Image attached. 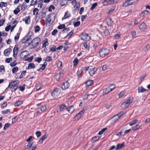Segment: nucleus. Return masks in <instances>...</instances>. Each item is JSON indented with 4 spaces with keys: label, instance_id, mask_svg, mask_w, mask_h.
Instances as JSON below:
<instances>
[{
    "label": "nucleus",
    "instance_id": "nucleus-1",
    "mask_svg": "<svg viewBox=\"0 0 150 150\" xmlns=\"http://www.w3.org/2000/svg\"><path fill=\"white\" fill-rule=\"evenodd\" d=\"M40 41L41 40L40 38L39 37L35 38L31 41L30 43H28V44L27 45L28 46L29 45H30L32 46L31 48H35L38 45Z\"/></svg>",
    "mask_w": 150,
    "mask_h": 150
},
{
    "label": "nucleus",
    "instance_id": "nucleus-2",
    "mask_svg": "<svg viewBox=\"0 0 150 150\" xmlns=\"http://www.w3.org/2000/svg\"><path fill=\"white\" fill-rule=\"evenodd\" d=\"M133 101L132 98H129L128 99L125 101L121 105V107L123 109H126L127 108Z\"/></svg>",
    "mask_w": 150,
    "mask_h": 150
},
{
    "label": "nucleus",
    "instance_id": "nucleus-3",
    "mask_svg": "<svg viewBox=\"0 0 150 150\" xmlns=\"http://www.w3.org/2000/svg\"><path fill=\"white\" fill-rule=\"evenodd\" d=\"M33 142H30L25 147V149L29 150H35L37 148V146L36 144H33Z\"/></svg>",
    "mask_w": 150,
    "mask_h": 150
},
{
    "label": "nucleus",
    "instance_id": "nucleus-4",
    "mask_svg": "<svg viewBox=\"0 0 150 150\" xmlns=\"http://www.w3.org/2000/svg\"><path fill=\"white\" fill-rule=\"evenodd\" d=\"M88 109V107L86 106L81 111L78 113L75 117V119L76 120H78L84 112L87 110Z\"/></svg>",
    "mask_w": 150,
    "mask_h": 150
},
{
    "label": "nucleus",
    "instance_id": "nucleus-5",
    "mask_svg": "<svg viewBox=\"0 0 150 150\" xmlns=\"http://www.w3.org/2000/svg\"><path fill=\"white\" fill-rule=\"evenodd\" d=\"M109 52V50L107 49H103L100 52L99 54L100 57H104Z\"/></svg>",
    "mask_w": 150,
    "mask_h": 150
},
{
    "label": "nucleus",
    "instance_id": "nucleus-6",
    "mask_svg": "<svg viewBox=\"0 0 150 150\" xmlns=\"http://www.w3.org/2000/svg\"><path fill=\"white\" fill-rule=\"evenodd\" d=\"M124 114L125 113L123 112H120L113 117L111 119V120L114 122H115L122 115Z\"/></svg>",
    "mask_w": 150,
    "mask_h": 150
},
{
    "label": "nucleus",
    "instance_id": "nucleus-7",
    "mask_svg": "<svg viewBox=\"0 0 150 150\" xmlns=\"http://www.w3.org/2000/svg\"><path fill=\"white\" fill-rule=\"evenodd\" d=\"M81 38L83 40L88 41L90 40L91 38L87 34L83 33L82 34Z\"/></svg>",
    "mask_w": 150,
    "mask_h": 150
},
{
    "label": "nucleus",
    "instance_id": "nucleus-8",
    "mask_svg": "<svg viewBox=\"0 0 150 150\" xmlns=\"http://www.w3.org/2000/svg\"><path fill=\"white\" fill-rule=\"evenodd\" d=\"M60 93V89L55 88L52 93V95L54 98H56L59 96Z\"/></svg>",
    "mask_w": 150,
    "mask_h": 150
},
{
    "label": "nucleus",
    "instance_id": "nucleus-9",
    "mask_svg": "<svg viewBox=\"0 0 150 150\" xmlns=\"http://www.w3.org/2000/svg\"><path fill=\"white\" fill-rule=\"evenodd\" d=\"M29 54V52L27 50H25L21 52L19 56L21 59H23L26 57Z\"/></svg>",
    "mask_w": 150,
    "mask_h": 150
},
{
    "label": "nucleus",
    "instance_id": "nucleus-10",
    "mask_svg": "<svg viewBox=\"0 0 150 150\" xmlns=\"http://www.w3.org/2000/svg\"><path fill=\"white\" fill-rule=\"evenodd\" d=\"M54 17V16H53V15H49L46 20L47 22L49 23L50 24H52L53 21V18Z\"/></svg>",
    "mask_w": 150,
    "mask_h": 150
},
{
    "label": "nucleus",
    "instance_id": "nucleus-11",
    "mask_svg": "<svg viewBox=\"0 0 150 150\" xmlns=\"http://www.w3.org/2000/svg\"><path fill=\"white\" fill-rule=\"evenodd\" d=\"M97 70V68L96 67H94L90 69L89 73L91 76H93L96 72Z\"/></svg>",
    "mask_w": 150,
    "mask_h": 150
},
{
    "label": "nucleus",
    "instance_id": "nucleus-12",
    "mask_svg": "<svg viewBox=\"0 0 150 150\" xmlns=\"http://www.w3.org/2000/svg\"><path fill=\"white\" fill-rule=\"evenodd\" d=\"M147 28V26L146 23H142L139 26V28L140 30L142 31H143Z\"/></svg>",
    "mask_w": 150,
    "mask_h": 150
},
{
    "label": "nucleus",
    "instance_id": "nucleus-13",
    "mask_svg": "<svg viewBox=\"0 0 150 150\" xmlns=\"http://www.w3.org/2000/svg\"><path fill=\"white\" fill-rule=\"evenodd\" d=\"M69 86V84L68 81H66L63 83L62 88L63 89L68 88Z\"/></svg>",
    "mask_w": 150,
    "mask_h": 150
},
{
    "label": "nucleus",
    "instance_id": "nucleus-14",
    "mask_svg": "<svg viewBox=\"0 0 150 150\" xmlns=\"http://www.w3.org/2000/svg\"><path fill=\"white\" fill-rule=\"evenodd\" d=\"M71 4L72 5L74 6V7L76 9H78L79 8L80 4L79 3H77L76 1H73L71 2Z\"/></svg>",
    "mask_w": 150,
    "mask_h": 150
},
{
    "label": "nucleus",
    "instance_id": "nucleus-15",
    "mask_svg": "<svg viewBox=\"0 0 150 150\" xmlns=\"http://www.w3.org/2000/svg\"><path fill=\"white\" fill-rule=\"evenodd\" d=\"M106 21L108 26H111L113 24L112 19L110 18H108L106 19Z\"/></svg>",
    "mask_w": 150,
    "mask_h": 150
},
{
    "label": "nucleus",
    "instance_id": "nucleus-16",
    "mask_svg": "<svg viewBox=\"0 0 150 150\" xmlns=\"http://www.w3.org/2000/svg\"><path fill=\"white\" fill-rule=\"evenodd\" d=\"M18 52V48L17 46H15L13 50V56L15 57L17 54Z\"/></svg>",
    "mask_w": 150,
    "mask_h": 150
},
{
    "label": "nucleus",
    "instance_id": "nucleus-17",
    "mask_svg": "<svg viewBox=\"0 0 150 150\" xmlns=\"http://www.w3.org/2000/svg\"><path fill=\"white\" fill-rule=\"evenodd\" d=\"M11 51V50L10 48H8L4 52V54L5 56H8L10 52Z\"/></svg>",
    "mask_w": 150,
    "mask_h": 150
},
{
    "label": "nucleus",
    "instance_id": "nucleus-18",
    "mask_svg": "<svg viewBox=\"0 0 150 150\" xmlns=\"http://www.w3.org/2000/svg\"><path fill=\"white\" fill-rule=\"evenodd\" d=\"M146 91V89L142 86L139 87L138 88V91L139 93H144Z\"/></svg>",
    "mask_w": 150,
    "mask_h": 150
},
{
    "label": "nucleus",
    "instance_id": "nucleus-19",
    "mask_svg": "<svg viewBox=\"0 0 150 150\" xmlns=\"http://www.w3.org/2000/svg\"><path fill=\"white\" fill-rule=\"evenodd\" d=\"M67 110L69 112L71 113L74 111V106H71L67 108Z\"/></svg>",
    "mask_w": 150,
    "mask_h": 150
},
{
    "label": "nucleus",
    "instance_id": "nucleus-20",
    "mask_svg": "<svg viewBox=\"0 0 150 150\" xmlns=\"http://www.w3.org/2000/svg\"><path fill=\"white\" fill-rule=\"evenodd\" d=\"M63 72H61L59 73V74L56 75L55 76V79L57 81H59L60 79V76L63 75Z\"/></svg>",
    "mask_w": 150,
    "mask_h": 150
},
{
    "label": "nucleus",
    "instance_id": "nucleus-21",
    "mask_svg": "<svg viewBox=\"0 0 150 150\" xmlns=\"http://www.w3.org/2000/svg\"><path fill=\"white\" fill-rule=\"evenodd\" d=\"M125 145V143L122 142L121 144H118L117 145V147L115 149L116 150H118L121 149Z\"/></svg>",
    "mask_w": 150,
    "mask_h": 150
},
{
    "label": "nucleus",
    "instance_id": "nucleus-22",
    "mask_svg": "<svg viewBox=\"0 0 150 150\" xmlns=\"http://www.w3.org/2000/svg\"><path fill=\"white\" fill-rule=\"evenodd\" d=\"M38 16L39 18L41 19L45 16V13L43 12H41L39 13Z\"/></svg>",
    "mask_w": 150,
    "mask_h": 150
},
{
    "label": "nucleus",
    "instance_id": "nucleus-23",
    "mask_svg": "<svg viewBox=\"0 0 150 150\" xmlns=\"http://www.w3.org/2000/svg\"><path fill=\"white\" fill-rule=\"evenodd\" d=\"M23 103V102L22 100H19L16 101L14 104L15 107H18Z\"/></svg>",
    "mask_w": 150,
    "mask_h": 150
},
{
    "label": "nucleus",
    "instance_id": "nucleus-24",
    "mask_svg": "<svg viewBox=\"0 0 150 150\" xmlns=\"http://www.w3.org/2000/svg\"><path fill=\"white\" fill-rule=\"evenodd\" d=\"M70 15L69 12L67 11L65 13L64 17H63L62 19H65L70 17Z\"/></svg>",
    "mask_w": 150,
    "mask_h": 150
},
{
    "label": "nucleus",
    "instance_id": "nucleus-25",
    "mask_svg": "<svg viewBox=\"0 0 150 150\" xmlns=\"http://www.w3.org/2000/svg\"><path fill=\"white\" fill-rule=\"evenodd\" d=\"M138 120L137 119H135L130 122L129 123V125L130 126H132L137 122Z\"/></svg>",
    "mask_w": 150,
    "mask_h": 150
},
{
    "label": "nucleus",
    "instance_id": "nucleus-26",
    "mask_svg": "<svg viewBox=\"0 0 150 150\" xmlns=\"http://www.w3.org/2000/svg\"><path fill=\"white\" fill-rule=\"evenodd\" d=\"M27 7V4L25 2H23L21 6V10L24 11Z\"/></svg>",
    "mask_w": 150,
    "mask_h": 150
},
{
    "label": "nucleus",
    "instance_id": "nucleus-27",
    "mask_svg": "<svg viewBox=\"0 0 150 150\" xmlns=\"http://www.w3.org/2000/svg\"><path fill=\"white\" fill-rule=\"evenodd\" d=\"M30 16H28L24 19L25 23L26 24H28L30 22Z\"/></svg>",
    "mask_w": 150,
    "mask_h": 150
},
{
    "label": "nucleus",
    "instance_id": "nucleus-28",
    "mask_svg": "<svg viewBox=\"0 0 150 150\" xmlns=\"http://www.w3.org/2000/svg\"><path fill=\"white\" fill-rule=\"evenodd\" d=\"M20 33H21L20 32L19 33L18 32L16 34V35L14 37V40H15V42H16L18 40L19 38Z\"/></svg>",
    "mask_w": 150,
    "mask_h": 150
},
{
    "label": "nucleus",
    "instance_id": "nucleus-29",
    "mask_svg": "<svg viewBox=\"0 0 150 150\" xmlns=\"http://www.w3.org/2000/svg\"><path fill=\"white\" fill-rule=\"evenodd\" d=\"M149 13L148 11L146 10L142 12L140 14L141 16L143 17Z\"/></svg>",
    "mask_w": 150,
    "mask_h": 150
},
{
    "label": "nucleus",
    "instance_id": "nucleus-30",
    "mask_svg": "<svg viewBox=\"0 0 150 150\" xmlns=\"http://www.w3.org/2000/svg\"><path fill=\"white\" fill-rule=\"evenodd\" d=\"M35 67V65L33 63H30L28 65V69H31L34 68Z\"/></svg>",
    "mask_w": 150,
    "mask_h": 150
},
{
    "label": "nucleus",
    "instance_id": "nucleus-31",
    "mask_svg": "<svg viewBox=\"0 0 150 150\" xmlns=\"http://www.w3.org/2000/svg\"><path fill=\"white\" fill-rule=\"evenodd\" d=\"M49 44L48 42L47 41V39L46 40L44 43L43 44L42 47L43 48H45L46 47V46L48 45Z\"/></svg>",
    "mask_w": 150,
    "mask_h": 150
},
{
    "label": "nucleus",
    "instance_id": "nucleus-32",
    "mask_svg": "<svg viewBox=\"0 0 150 150\" xmlns=\"http://www.w3.org/2000/svg\"><path fill=\"white\" fill-rule=\"evenodd\" d=\"M67 106L65 105H62L60 107V110L61 111H63L64 109H67Z\"/></svg>",
    "mask_w": 150,
    "mask_h": 150
},
{
    "label": "nucleus",
    "instance_id": "nucleus-33",
    "mask_svg": "<svg viewBox=\"0 0 150 150\" xmlns=\"http://www.w3.org/2000/svg\"><path fill=\"white\" fill-rule=\"evenodd\" d=\"M115 7H112L109 11L107 13V14L109 15L115 11Z\"/></svg>",
    "mask_w": 150,
    "mask_h": 150
},
{
    "label": "nucleus",
    "instance_id": "nucleus-34",
    "mask_svg": "<svg viewBox=\"0 0 150 150\" xmlns=\"http://www.w3.org/2000/svg\"><path fill=\"white\" fill-rule=\"evenodd\" d=\"M47 64V63L45 62L43 64H41L40 68L42 70H44Z\"/></svg>",
    "mask_w": 150,
    "mask_h": 150
},
{
    "label": "nucleus",
    "instance_id": "nucleus-35",
    "mask_svg": "<svg viewBox=\"0 0 150 150\" xmlns=\"http://www.w3.org/2000/svg\"><path fill=\"white\" fill-rule=\"evenodd\" d=\"M18 68L17 67H14L12 69V72L13 73L15 74L16 73L18 70Z\"/></svg>",
    "mask_w": 150,
    "mask_h": 150
},
{
    "label": "nucleus",
    "instance_id": "nucleus-36",
    "mask_svg": "<svg viewBox=\"0 0 150 150\" xmlns=\"http://www.w3.org/2000/svg\"><path fill=\"white\" fill-rule=\"evenodd\" d=\"M110 92V90L108 88H107L104 89L103 91V94H105Z\"/></svg>",
    "mask_w": 150,
    "mask_h": 150
},
{
    "label": "nucleus",
    "instance_id": "nucleus-37",
    "mask_svg": "<svg viewBox=\"0 0 150 150\" xmlns=\"http://www.w3.org/2000/svg\"><path fill=\"white\" fill-rule=\"evenodd\" d=\"M93 83V80H90L87 81L86 83V84L87 86H89L91 85Z\"/></svg>",
    "mask_w": 150,
    "mask_h": 150
},
{
    "label": "nucleus",
    "instance_id": "nucleus-38",
    "mask_svg": "<svg viewBox=\"0 0 150 150\" xmlns=\"http://www.w3.org/2000/svg\"><path fill=\"white\" fill-rule=\"evenodd\" d=\"M16 81H13V82H11L9 85L8 88H11L12 87H13L14 85L16 84Z\"/></svg>",
    "mask_w": 150,
    "mask_h": 150
},
{
    "label": "nucleus",
    "instance_id": "nucleus-39",
    "mask_svg": "<svg viewBox=\"0 0 150 150\" xmlns=\"http://www.w3.org/2000/svg\"><path fill=\"white\" fill-rule=\"evenodd\" d=\"M140 127V125L139 124H137L132 129V130L133 131H136Z\"/></svg>",
    "mask_w": 150,
    "mask_h": 150
},
{
    "label": "nucleus",
    "instance_id": "nucleus-40",
    "mask_svg": "<svg viewBox=\"0 0 150 150\" xmlns=\"http://www.w3.org/2000/svg\"><path fill=\"white\" fill-rule=\"evenodd\" d=\"M115 86L114 84L111 85L109 87V89L110 91H112L113 89L115 88Z\"/></svg>",
    "mask_w": 150,
    "mask_h": 150
},
{
    "label": "nucleus",
    "instance_id": "nucleus-41",
    "mask_svg": "<svg viewBox=\"0 0 150 150\" xmlns=\"http://www.w3.org/2000/svg\"><path fill=\"white\" fill-rule=\"evenodd\" d=\"M33 15H37L38 12V9L37 8H35L33 11Z\"/></svg>",
    "mask_w": 150,
    "mask_h": 150
},
{
    "label": "nucleus",
    "instance_id": "nucleus-42",
    "mask_svg": "<svg viewBox=\"0 0 150 150\" xmlns=\"http://www.w3.org/2000/svg\"><path fill=\"white\" fill-rule=\"evenodd\" d=\"M52 57L51 56H47L45 58V61L49 62L52 61Z\"/></svg>",
    "mask_w": 150,
    "mask_h": 150
},
{
    "label": "nucleus",
    "instance_id": "nucleus-43",
    "mask_svg": "<svg viewBox=\"0 0 150 150\" xmlns=\"http://www.w3.org/2000/svg\"><path fill=\"white\" fill-rule=\"evenodd\" d=\"M99 138L100 137L99 136H95L94 137L92 138V142H94L99 139Z\"/></svg>",
    "mask_w": 150,
    "mask_h": 150
},
{
    "label": "nucleus",
    "instance_id": "nucleus-44",
    "mask_svg": "<svg viewBox=\"0 0 150 150\" xmlns=\"http://www.w3.org/2000/svg\"><path fill=\"white\" fill-rule=\"evenodd\" d=\"M35 33L38 32L40 30V28L39 26L36 25L35 27Z\"/></svg>",
    "mask_w": 150,
    "mask_h": 150
},
{
    "label": "nucleus",
    "instance_id": "nucleus-45",
    "mask_svg": "<svg viewBox=\"0 0 150 150\" xmlns=\"http://www.w3.org/2000/svg\"><path fill=\"white\" fill-rule=\"evenodd\" d=\"M26 71H23L21 74V75L19 76V78L20 79L22 78L25 75L26 73Z\"/></svg>",
    "mask_w": 150,
    "mask_h": 150
},
{
    "label": "nucleus",
    "instance_id": "nucleus-46",
    "mask_svg": "<svg viewBox=\"0 0 150 150\" xmlns=\"http://www.w3.org/2000/svg\"><path fill=\"white\" fill-rule=\"evenodd\" d=\"M20 11V9L17 7L16 8L14 11V13L15 14H17L18 13H19Z\"/></svg>",
    "mask_w": 150,
    "mask_h": 150
},
{
    "label": "nucleus",
    "instance_id": "nucleus-47",
    "mask_svg": "<svg viewBox=\"0 0 150 150\" xmlns=\"http://www.w3.org/2000/svg\"><path fill=\"white\" fill-rule=\"evenodd\" d=\"M79 60L77 58H75L73 61L74 66H76L78 64Z\"/></svg>",
    "mask_w": 150,
    "mask_h": 150
},
{
    "label": "nucleus",
    "instance_id": "nucleus-48",
    "mask_svg": "<svg viewBox=\"0 0 150 150\" xmlns=\"http://www.w3.org/2000/svg\"><path fill=\"white\" fill-rule=\"evenodd\" d=\"M7 6V3L4 2H2L0 3V7L2 8L3 7H6Z\"/></svg>",
    "mask_w": 150,
    "mask_h": 150
},
{
    "label": "nucleus",
    "instance_id": "nucleus-49",
    "mask_svg": "<svg viewBox=\"0 0 150 150\" xmlns=\"http://www.w3.org/2000/svg\"><path fill=\"white\" fill-rule=\"evenodd\" d=\"M5 71L4 67L3 65H1L0 66V72H4Z\"/></svg>",
    "mask_w": 150,
    "mask_h": 150
},
{
    "label": "nucleus",
    "instance_id": "nucleus-50",
    "mask_svg": "<svg viewBox=\"0 0 150 150\" xmlns=\"http://www.w3.org/2000/svg\"><path fill=\"white\" fill-rule=\"evenodd\" d=\"M107 129L106 128H104L102 129L101 131H100L98 133V134L101 135L102 134L103 132H104Z\"/></svg>",
    "mask_w": 150,
    "mask_h": 150
},
{
    "label": "nucleus",
    "instance_id": "nucleus-51",
    "mask_svg": "<svg viewBox=\"0 0 150 150\" xmlns=\"http://www.w3.org/2000/svg\"><path fill=\"white\" fill-rule=\"evenodd\" d=\"M104 33L105 36H108L109 34V30L107 29H105L104 31Z\"/></svg>",
    "mask_w": 150,
    "mask_h": 150
},
{
    "label": "nucleus",
    "instance_id": "nucleus-52",
    "mask_svg": "<svg viewBox=\"0 0 150 150\" xmlns=\"http://www.w3.org/2000/svg\"><path fill=\"white\" fill-rule=\"evenodd\" d=\"M97 5V3H94L92 5L91 7V9H90L91 10H92L93 9H94Z\"/></svg>",
    "mask_w": 150,
    "mask_h": 150
},
{
    "label": "nucleus",
    "instance_id": "nucleus-53",
    "mask_svg": "<svg viewBox=\"0 0 150 150\" xmlns=\"http://www.w3.org/2000/svg\"><path fill=\"white\" fill-rule=\"evenodd\" d=\"M115 2V1L114 0H110L108 1V5L110 4H113ZM116 3H117V1L115 2Z\"/></svg>",
    "mask_w": 150,
    "mask_h": 150
},
{
    "label": "nucleus",
    "instance_id": "nucleus-54",
    "mask_svg": "<svg viewBox=\"0 0 150 150\" xmlns=\"http://www.w3.org/2000/svg\"><path fill=\"white\" fill-rule=\"evenodd\" d=\"M56 47L53 46L52 47L50 48V51L52 52H55L56 50H57Z\"/></svg>",
    "mask_w": 150,
    "mask_h": 150
},
{
    "label": "nucleus",
    "instance_id": "nucleus-55",
    "mask_svg": "<svg viewBox=\"0 0 150 150\" xmlns=\"http://www.w3.org/2000/svg\"><path fill=\"white\" fill-rule=\"evenodd\" d=\"M81 73L82 71L81 70H78L77 71V74L78 77H81Z\"/></svg>",
    "mask_w": 150,
    "mask_h": 150
},
{
    "label": "nucleus",
    "instance_id": "nucleus-56",
    "mask_svg": "<svg viewBox=\"0 0 150 150\" xmlns=\"http://www.w3.org/2000/svg\"><path fill=\"white\" fill-rule=\"evenodd\" d=\"M65 24H61V25H60L58 27V28L59 29H61L64 28L65 27Z\"/></svg>",
    "mask_w": 150,
    "mask_h": 150
},
{
    "label": "nucleus",
    "instance_id": "nucleus-57",
    "mask_svg": "<svg viewBox=\"0 0 150 150\" xmlns=\"http://www.w3.org/2000/svg\"><path fill=\"white\" fill-rule=\"evenodd\" d=\"M47 108L45 105H44L42 106L40 108V110L42 112H44L46 110Z\"/></svg>",
    "mask_w": 150,
    "mask_h": 150
},
{
    "label": "nucleus",
    "instance_id": "nucleus-58",
    "mask_svg": "<svg viewBox=\"0 0 150 150\" xmlns=\"http://www.w3.org/2000/svg\"><path fill=\"white\" fill-rule=\"evenodd\" d=\"M11 28V25H8L5 28V30L6 31L8 32L9 31V30Z\"/></svg>",
    "mask_w": 150,
    "mask_h": 150
},
{
    "label": "nucleus",
    "instance_id": "nucleus-59",
    "mask_svg": "<svg viewBox=\"0 0 150 150\" xmlns=\"http://www.w3.org/2000/svg\"><path fill=\"white\" fill-rule=\"evenodd\" d=\"M134 0H127L126 1L129 4V5H132L134 2Z\"/></svg>",
    "mask_w": 150,
    "mask_h": 150
},
{
    "label": "nucleus",
    "instance_id": "nucleus-60",
    "mask_svg": "<svg viewBox=\"0 0 150 150\" xmlns=\"http://www.w3.org/2000/svg\"><path fill=\"white\" fill-rule=\"evenodd\" d=\"M125 92L124 91H122L120 92L119 95V97L121 98L125 95Z\"/></svg>",
    "mask_w": 150,
    "mask_h": 150
},
{
    "label": "nucleus",
    "instance_id": "nucleus-61",
    "mask_svg": "<svg viewBox=\"0 0 150 150\" xmlns=\"http://www.w3.org/2000/svg\"><path fill=\"white\" fill-rule=\"evenodd\" d=\"M108 68V66L106 65H104L102 67V69L103 71H105L107 70Z\"/></svg>",
    "mask_w": 150,
    "mask_h": 150
},
{
    "label": "nucleus",
    "instance_id": "nucleus-62",
    "mask_svg": "<svg viewBox=\"0 0 150 150\" xmlns=\"http://www.w3.org/2000/svg\"><path fill=\"white\" fill-rule=\"evenodd\" d=\"M10 125V123H7L5 125V126L4 127V130H5L6 129H7L9 126Z\"/></svg>",
    "mask_w": 150,
    "mask_h": 150
},
{
    "label": "nucleus",
    "instance_id": "nucleus-63",
    "mask_svg": "<svg viewBox=\"0 0 150 150\" xmlns=\"http://www.w3.org/2000/svg\"><path fill=\"white\" fill-rule=\"evenodd\" d=\"M130 5L126 1L124 4L122 5V6L123 7H127L129 6Z\"/></svg>",
    "mask_w": 150,
    "mask_h": 150
},
{
    "label": "nucleus",
    "instance_id": "nucleus-64",
    "mask_svg": "<svg viewBox=\"0 0 150 150\" xmlns=\"http://www.w3.org/2000/svg\"><path fill=\"white\" fill-rule=\"evenodd\" d=\"M18 119V117H17V116H16L12 119V123H13L15 122L16 121H17Z\"/></svg>",
    "mask_w": 150,
    "mask_h": 150
}]
</instances>
